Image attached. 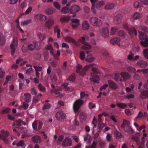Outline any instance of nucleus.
Listing matches in <instances>:
<instances>
[{
    "label": "nucleus",
    "instance_id": "nucleus-1",
    "mask_svg": "<svg viewBox=\"0 0 148 148\" xmlns=\"http://www.w3.org/2000/svg\"><path fill=\"white\" fill-rule=\"evenodd\" d=\"M95 65V64H91L89 65H86L84 68H82V66L78 64L76 66V71L81 75H84L85 74L86 71H87L90 67H92Z\"/></svg>",
    "mask_w": 148,
    "mask_h": 148
},
{
    "label": "nucleus",
    "instance_id": "nucleus-2",
    "mask_svg": "<svg viewBox=\"0 0 148 148\" xmlns=\"http://www.w3.org/2000/svg\"><path fill=\"white\" fill-rule=\"evenodd\" d=\"M130 122L126 120H124L121 128L127 133L132 134L134 133L133 130L130 126Z\"/></svg>",
    "mask_w": 148,
    "mask_h": 148
},
{
    "label": "nucleus",
    "instance_id": "nucleus-3",
    "mask_svg": "<svg viewBox=\"0 0 148 148\" xmlns=\"http://www.w3.org/2000/svg\"><path fill=\"white\" fill-rule=\"evenodd\" d=\"M92 72L91 73V75L92 77L90 78V80L91 82H93L94 83H98L99 77L96 74L99 73L100 71L96 68H92Z\"/></svg>",
    "mask_w": 148,
    "mask_h": 148
},
{
    "label": "nucleus",
    "instance_id": "nucleus-4",
    "mask_svg": "<svg viewBox=\"0 0 148 148\" xmlns=\"http://www.w3.org/2000/svg\"><path fill=\"white\" fill-rule=\"evenodd\" d=\"M139 37L140 40H142L140 42L142 45L145 47L148 46V38L145 34L141 32H139Z\"/></svg>",
    "mask_w": 148,
    "mask_h": 148
},
{
    "label": "nucleus",
    "instance_id": "nucleus-5",
    "mask_svg": "<svg viewBox=\"0 0 148 148\" xmlns=\"http://www.w3.org/2000/svg\"><path fill=\"white\" fill-rule=\"evenodd\" d=\"M1 134H0V138L6 144L9 143V139L8 137L9 135V132L7 131L2 130H1Z\"/></svg>",
    "mask_w": 148,
    "mask_h": 148
},
{
    "label": "nucleus",
    "instance_id": "nucleus-6",
    "mask_svg": "<svg viewBox=\"0 0 148 148\" xmlns=\"http://www.w3.org/2000/svg\"><path fill=\"white\" fill-rule=\"evenodd\" d=\"M87 35H85L84 37H82L78 40L79 41L84 45L82 46V48L84 50L90 49L91 48V46L88 43L85 42V38L87 37Z\"/></svg>",
    "mask_w": 148,
    "mask_h": 148
},
{
    "label": "nucleus",
    "instance_id": "nucleus-7",
    "mask_svg": "<svg viewBox=\"0 0 148 148\" xmlns=\"http://www.w3.org/2000/svg\"><path fill=\"white\" fill-rule=\"evenodd\" d=\"M90 23L94 26H100L102 25V22L98 18L95 17H92L90 20Z\"/></svg>",
    "mask_w": 148,
    "mask_h": 148
},
{
    "label": "nucleus",
    "instance_id": "nucleus-8",
    "mask_svg": "<svg viewBox=\"0 0 148 148\" xmlns=\"http://www.w3.org/2000/svg\"><path fill=\"white\" fill-rule=\"evenodd\" d=\"M123 26L124 28L128 30V33L131 36L134 34L135 36L137 35V32L136 29L134 27L129 28L127 24H124Z\"/></svg>",
    "mask_w": 148,
    "mask_h": 148
},
{
    "label": "nucleus",
    "instance_id": "nucleus-9",
    "mask_svg": "<svg viewBox=\"0 0 148 148\" xmlns=\"http://www.w3.org/2000/svg\"><path fill=\"white\" fill-rule=\"evenodd\" d=\"M51 86L53 88L50 91L51 93H55L56 95H58L60 97L62 96V94L59 92L61 89V87L58 86H55L53 84L51 85Z\"/></svg>",
    "mask_w": 148,
    "mask_h": 148
},
{
    "label": "nucleus",
    "instance_id": "nucleus-10",
    "mask_svg": "<svg viewBox=\"0 0 148 148\" xmlns=\"http://www.w3.org/2000/svg\"><path fill=\"white\" fill-rule=\"evenodd\" d=\"M84 103V101L81 99H79L75 101L73 105V109L74 111L77 112L81 105Z\"/></svg>",
    "mask_w": 148,
    "mask_h": 148
},
{
    "label": "nucleus",
    "instance_id": "nucleus-11",
    "mask_svg": "<svg viewBox=\"0 0 148 148\" xmlns=\"http://www.w3.org/2000/svg\"><path fill=\"white\" fill-rule=\"evenodd\" d=\"M18 45V41L16 38H14L13 42L10 45V48L11 50V55L13 56L15 53L16 48Z\"/></svg>",
    "mask_w": 148,
    "mask_h": 148
},
{
    "label": "nucleus",
    "instance_id": "nucleus-12",
    "mask_svg": "<svg viewBox=\"0 0 148 148\" xmlns=\"http://www.w3.org/2000/svg\"><path fill=\"white\" fill-rule=\"evenodd\" d=\"M42 123L41 121H34L32 125L33 129L35 130H38L42 128Z\"/></svg>",
    "mask_w": 148,
    "mask_h": 148
},
{
    "label": "nucleus",
    "instance_id": "nucleus-13",
    "mask_svg": "<svg viewBox=\"0 0 148 148\" xmlns=\"http://www.w3.org/2000/svg\"><path fill=\"white\" fill-rule=\"evenodd\" d=\"M64 39L65 41L68 43H72L76 46H77L78 45V42L71 37L69 36H66L64 38Z\"/></svg>",
    "mask_w": 148,
    "mask_h": 148
},
{
    "label": "nucleus",
    "instance_id": "nucleus-14",
    "mask_svg": "<svg viewBox=\"0 0 148 148\" xmlns=\"http://www.w3.org/2000/svg\"><path fill=\"white\" fill-rule=\"evenodd\" d=\"M56 117L57 120H61L65 118L66 116L63 112L59 111L56 113Z\"/></svg>",
    "mask_w": 148,
    "mask_h": 148
},
{
    "label": "nucleus",
    "instance_id": "nucleus-15",
    "mask_svg": "<svg viewBox=\"0 0 148 148\" xmlns=\"http://www.w3.org/2000/svg\"><path fill=\"white\" fill-rule=\"evenodd\" d=\"M72 144V141L71 139L69 137L66 138L63 141L62 145L64 147L70 146Z\"/></svg>",
    "mask_w": 148,
    "mask_h": 148
},
{
    "label": "nucleus",
    "instance_id": "nucleus-16",
    "mask_svg": "<svg viewBox=\"0 0 148 148\" xmlns=\"http://www.w3.org/2000/svg\"><path fill=\"white\" fill-rule=\"evenodd\" d=\"M136 65L141 68H144L147 67L148 65V63L146 61L143 60H141L138 61Z\"/></svg>",
    "mask_w": 148,
    "mask_h": 148
},
{
    "label": "nucleus",
    "instance_id": "nucleus-17",
    "mask_svg": "<svg viewBox=\"0 0 148 148\" xmlns=\"http://www.w3.org/2000/svg\"><path fill=\"white\" fill-rule=\"evenodd\" d=\"M34 18L38 21H45L46 20V17L45 15L39 14L35 16Z\"/></svg>",
    "mask_w": 148,
    "mask_h": 148
},
{
    "label": "nucleus",
    "instance_id": "nucleus-18",
    "mask_svg": "<svg viewBox=\"0 0 148 148\" xmlns=\"http://www.w3.org/2000/svg\"><path fill=\"white\" fill-rule=\"evenodd\" d=\"M54 20L51 18H49L45 23V25L48 29H50L53 25Z\"/></svg>",
    "mask_w": 148,
    "mask_h": 148
},
{
    "label": "nucleus",
    "instance_id": "nucleus-19",
    "mask_svg": "<svg viewBox=\"0 0 148 148\" xmlns=\"http://www.w3.org/2000/svg\"><path fill=\"white\" fill-rule=\"evenodd\" d=\"M142 16V14L141 13L136 12L133 14V17L130 18V20L132 22H134L135 20L139 19Z\"/></svg>",
    "mask_w": 148,
    "mask_h": 148
},
{
    "label": "nucleus",
    "instance_id": "nucleus-20",
    "mask_svg": "<svg viewBox=\"0 0 148 148\" xmlns=\"http://www.w3.org/2000/svg\"><path fill=\"white\" fill-rule=\"evenodd\" d=\"M103 56L107 61H110L111 59V57L109 55L107 51L103 50L101 51Z\"/></svg>",
    "mask_w": 148,
    "mask_h": 148
},
{
    "label": "nucleus",
    "instance_id": "nucleus-21",
    "mask_svg": "<svg viewBox=\"0 0 148 148\" xmlns=\"http://www.w3.org/2000/svg\"><path fill=\"white\" fill-rule=\"evenodd\" d=\"M101 34L103 37H106L109 35V30L107 28H103L100 31Z\"/></svg>",
    "mask_w": 148,
    "mask_h": 148
},
{
    "label": "nucleus",
    "instance_id": "nucleus-22",
    "mask_svg": "<svg viewBox=\"0 0 148 148\" xmlns=\"http://www.w3.org/2000/svg\"><path fill=\"white\" fill-rule=\"evenodd\" d=\"M121 75L123 81L129 79L131 77V75L130 74L125 72H121Z\"/></svg>",
    "mask_w": 148,
    "mask_h": 148
},
{
    "label": "nucleus",
    "instance_id": "nucleus-23",
    "mask_svg": "<svg viewBox=\"0 0 148 148\" xmlns=\"http://www.w3.org/2000/svg\"><path fill=\"white\" fill-rule=\"evenodd\" d=\"M80 10L79 7L77 5H74L71 7L70 10V13L75 14L78 12Z\"/></svg>",
    "mask_w": 148,
    "mask_h": 148
},
{
    "label": "nucleus",
    "instance_id": "nucleus-24",
    "mask_svg": "<svg viewBox=\"0 0 148 148\" xmlns=\"http://www.w3.org/2000/svg\"><path fill=\"white\" fill-rule=\"evenodd\" d=\"M90 51H87L86 52L87 54V57L86 58V60L89 62H92L94 60V58L92 55L90 54Z\"/></svg>",
    "mask_w": 148,
    "mask_h": 148
},
{
    "label": "nucleus",
    "instance_id": "nucleus-25",
    "mask_svg": "<svg viewBox=\"0 0 148 148\" xmlns=\"http://www.w3.org/2000/svg\"><path fill=\"white\" fill-rule=\"evenodd\" d=\"M23 69L25 70L27 69L26 73L27 74H30L33 70L31 65L28 64H26V67H23Z\"/></svg>",
    "mask_w": 148,
    "mask_h": 148
},
{
    "label": "nucleus",
    "instance_id": "nucleus-26",
    "mask_svg": "<svg viewBox=\"0 0 148 148\" xmlns=\"http://www.w3.org/2000/svg\"><path fill=\"white\" fill-rule=\"evenodd\" d=\"M108 83L109 87L112 88L116 89L118 87L116 84L112 80H108Z\"/></svg>",
    "mask_w": 148,
    "mask_h": 148
},
{
    "label": "nucleus",
    "instance_id": "nucleus-27",
    "mask_svg": "<svg viewBox=\"0 0 148 148\" xmlns=\"http://www.w3.org/2000/svg\"><path fill=\"white\" fill-rule=\"evenodd\" d=\"M122 15L121 14H118L114 18V21L115 23H119L121 21Z\"/></svg>",
    "mask_w": 148,
    "mask_h": 148
},
{
    "label": "nucleus",
    "instance_id": "nucleus-28",
    "mask_svg": "<svg viewBox=\"0 0 148 148\" xmlns=\"http://www.w3.org/2000/svg\"><path fill=\"white\" fill-rule=\"evenodd\" d=\"M32 141L35 143H40L41 141V138L38 136L36 135L33 136L32 139Z\"/></svg>",
    "mask_w": 148,
    "mask_h": 148
},
{
    "label": "nucleus",
    "instance_id": "nucleus-29",
    "mask_svg": "<svg viewBox=\"0 0 148 148\" xmlns=\"http://www.w3.org/2000/svg\"><path fill=\"white\" fill-rule=\"evenodd\" d=\"M115 78L114 79L116 81H122V78L121 75V73H116L114 75Z\"/></svg>",
    "mask_w": 148,
    "mask_h": 148
},
{
    "label": "nucleus",
    "instance_id": "nucleus-30",
    "mask_svg": "<svg viewBox=\"0 0 148 148\" xmlns=\"http://www.w3.org/2000/svg\"><path fill=\"white\" fill-rule=\"evenodd\" d=\"M70 16H62L60 18V21L62 23H67L69 20Z\"/></svg>",
    "mask_w": 148,
    "mask_h": 148
},
{
    "label": "nucleus",
    "instance_id": "nucleus-31",
    "mask_svg": "<svg viewBox=\"0 0 148 148\" xmlns=\"http://www.w3.org/2000/svg\"><path fill=\"white\" fill-rule=\"evenodd\" d=\"M140 97L142 99H144L148 97V91L145 90L141 92Z\"/></svg>",
    "mask_w": 148,
    "mask_h": 148
},
{
    "label": "nucleus",
    "instance_id": "nucleus-32",
    "mask_svg": "<svg viewBox=\"0 0 148 148\" xmlns=\"http://www.w3.org/2000/svg\"><path fill=\"white\" fill-rule=\"evenodd\" d=\"M120 39L118 37H115L112 39L110 41V43L113 45H115L119 42Z\"/></svg>",
    "mask_w": 148,
    "mask_h": 148
},
{
    "label": "nucleus",
    "instance_id": "nucleus-33",
    "mask_svg": "<svg viewBox=\"0 0 148 148\" xmlns=\"http://www.w3.org/2000/svg\"><path fill=\"white\" fill-rule=\"evenodd\" d=\"M55 11L56 10L54 8H48L45 10V12L49 15L54 14Z\"/></svg>",
    "mask_w": 148,
    "mask_h": 148
},
{
    "label": "nucleus",
    "instance_id": "nucleus-34",
    "mask_svg": "<svg viewBox=\"0 0 148 148\" xmlns=\"http://www.w3.org/2000/svg\"><path fill=\"white\" fill-rule=\"evenodd\" d=\"M82 27L83 29L84 30H87L89 28V25L87 21H85L82 23Z\"/></svg>",
    "mask_w": 148,
    "mask_h": 148
},
{
    "label": "nucleus",
    "instance_id": "nucleus-35",
    "mask_svg": "<svg viewBox=\"0 0 148 148\" xmlns=\"http://www.w3.org/2000/svg\"><path fill=\"white\" fill-rule=\"evenodd\" d=\"M16 145L17 147H21L23 148H25L26 146V145L24 141L23 140L19 141L18 143L16 144Z\"/></svg>",
    "mask_w": 148,
    "mask_h": 148
},
{
    "label": "nucleus",
    "instance_id": "nucleus-36",
    "mask_svg": "<svg viewBox=\"0 0 148 148\" xmlns=\"http://www.w3.org/2000/svg\"><path fill=\"white\" fill-rule=\"evenodd\" d=\"M49 102V101L48 100H46L45 101V103L44 104V106L42 108V109L43 110H44L46 109H48L51 107V104L48 103Z\"/></svg>",
    "mask_w": 148,
    "mask_h": 148
},
{
    "label": "nucleus",
    "instance_id": "nucleus-37",
    "mask_svg": "<svg viewBox=\"0 0 148 148\" xmlns=\"http://www.w3.org/2000/svg\"><path fill=\"white\" fill-rule=\"evenodd\" d=\"M25 96V101L26 102L28 103L31 100V98L30 95L29 93H25L24 94Z\"/></svg>",
    "mask_w": 148,
    "mask_h": 148
},
{
    "label": "nucleus",
    "instance_id": "nucleus-38",
    "mask_svg": "<svg viewBox=\"0 0 148 148\" xmlns=\"http://www.w3.org/2000/svg\"><path fill=\"white\" fill-rule=\"evenodd\" d=\"M60 29L59 28L58 26L56 25L54 27V32L56 33H57V37L59 38L60 35Z\"/></svg>",
    "mask_w": 148,
    "mask_h": 148
},
{
    "label": "nucleus",
    "instance_id": "nucleus-39",
    "mask_svg": "<svg viewBox=\"0 0 148 148\" xmlns=\"http://www.w3.org/2000/svg\"><path fill=\"white\" fill-rule=\"evenodd\" d=\"M34 45H35V48L37 50L40 49L42 47V45L41 42H34Z\"/></svg>",
    "mask_w": 148,
    "mask_h": 148
},
{
    "label": "nucleus",
    "instance_id": "nucleus-40",
    "mask_svg": "<svg viewBox=\"0 0 148 148\" xmlns=\"http://www.w3.org/2000/svg\"><path fill=\"white\" fill-rule=\"evenodd\" d=\"M114 6V5L113 3H109L106 5L105 6L106 10H111L113 9Z\"/></svg>",
    "mask_w": 148,
    "mask_h": 148
},
{
    "label": "nucleus",
    "instance_id": "nucleus-41",
    "mask_svg": "<svg viewBox=\"0 0 148 148\" xmlns=\"http://www.w3.org/2000/svg\"><path fill=\"white\" fill-rule=\"evenodd\" d=\"M89 96L88 94L85 93L84 91L81 92L80 93V97L81 99H87Z\"/></svg>",
    "mask_w": 148,
    "mask_h": 148
},
{
    "label": "nucleus",
    "instance_id": "nucleus-42",
    "mask_svg": "<svg viewBox=\"0 0 148 148\" xmlns=\"http://www.w3.org/2000/svg\"><path fill=\"white\" fill-rule=\"evenodd\" d=\"M70 12L69 9L67 7H65L63 8L61 10V12L63 14H66Z\"/></svg>",
    "mask_w": 148,
    "mask_h": 148
},
{
    "label": "nucleus",
    "instance_id": "nucleus-43",
    "mask_svg": "<svg viewBox=\"0 0 148 148\" xmlns=\"http://www.w3.org/2000/svg\"><path fill=\"white\" fill-rule=\"evenodd\" d=\"M15 122V123L16 124V125L18 126L21 125L22 124L24 125L25 124V122L21 121L20 119L16 120Z\"/></svg>",
    "mask_w": 148,
    "mask_h": 148
},
{
    "label": "nucleus",
    "instance_id": "nucleus-44",
    "mask_svg": "<svg viewBox=\"0 0 148 148\" xmlns=\"http://www.w3.org/2000/svg\"><path fill=\"white\" fill-rule=\"evenodd\" d=\"M5 38L3 35L0 34V45H2L5 42Z\"/></svg>",
    "mask_w": 148,
    "mask_h": 148
},
{
    "label": "nucleus",
    "instance_id": "nucleus-45",
    "mask_svg": "<svg viewBox=\"0 0 148 148\" xmlns=\"http://www.w3.org/2000/svg\"><path fill=\"white\" fill-rule=\"evenodd\" d=\"M37 35L41 40H44L46 38V36L45 34L39 33Z\"/></svg>",
    "mask_w": 148,
    "mask_h": 148
},
{
    "label": "nucleus",
    "instance_id": "nucleus-46",
    "mask_svg": "<svg viewBox=\"0 0 148 148\" xmlns=\"http://www.w3.org/2000/svg\"><path fill=\"white\" fill-rule=\"evenodd\" d=\"M145 141L141 140L139 143H137V144L138 145V148H145Z\"/></svg>",
    "mask_w": 148,
    "mask_h": 148
},
{
    "label": "nucleus",
    "instance_id": "nucleus-47",
    "mask_svg": "<svg viewBox=\"0 0 148 148\" xmlns=\"http://www.w3.org/2000/svg\"><path fill=\"white\" fill-rule=\"evenodd\" d=\"M117 106L119 108L122 109H124L127 107V105L124 103H116Z\"/></svg>",
    "mask_w": 148,
    "mask_h": 148
},
{
    "label": "nucleus",
    "instance_id": "nucleus-48",
    "mask_svg": "<svg viewBox=\"0 0 148 148\" xmlns=\"http://www.w3.org/2000/svg\"><path fill=\"white\" fill-rule=\"evenodd\" d=\"M27 47L28 50L30 51H33L35 48V45L34 42L32 44H29L27 45Z\"/></svg>",
    "mask_w": 148,
    "mask_h": 148
},
{
    "label": "nucleus",
    "instance_id": "nucleus-49",
    "mask_svg": "<svg viewBox=\"0 0 148 148\" xmlns=\"http://www.w3.org/2000/svg\"><path fill=\"white\" fill-rule=\"evenodd\" d=\"M104 1H101L97 2L96 5V7L97 8H99L102 7L104 4Z\"/></svg>",
    "mask_w": 148,
    "mask_h": 148
},
{
    "label": "nucleus",
    "instance_id": "nucleus-50",
    "mask_svg": "<svg viewBox=\"0 0 148 148\" xmlns=\"http://www.w3.org/2000/svg\"><path fill=\"white\" fill-rule=\"evenodd\" d=\"M53 5L58 10H60L61 5L58 2H54L53 3Z\"/></svg>",
    "mask_w": 148,
    "mask_h": 148
},
{
    "label": "nucleus",
    "instance_id": "nucleus-51",
    "mask_svg": "<svg viewBox=\"0 0 148 148\" xmlns=\"http://www.w3.org/2000/svg\"><path fill=\"white\" fill-rule=\"evenodd\" d=\"M114 134L116 137L117 138H121L123 136L121 133L117 130L115 131Z\"/></svg>",
    "mask_w": 148,
    "mask_h": 148
},
{
    "label": "nucleus",
    "instance_id": "nucleus-52",
    "mask_svg": "<svg viewBox=\"0 0 148 148\" xmlns=\"http://www.w3.org/2000/svg\"><path fill=\"white\" fill-rule=\"evenodd\" d=\"M38 88L41 92H45L46 91V89L45 87L42 85L41 83L39 84L38 86Z\"/></svg>",
    "mask_w": 148,
    "mask_h": 148
},
{
    "label": "nucleus",
    "instance_id": "nucleus-53",
    "mask_svg": "<svg viewBox=\"0 0 148 148\" xmlns=\"http://www.w3.org/2000/svg\"><path fill=\"white\" fill-rule=\"evenodd\" d=\"M68 83H66L64 84H62V87L65 89V90L66 91H70L71 90L70 89L69 87H68Z\"/></svg>",
    "mask_w": 148,
    "mask_h": 148
},
{
    "label": "nucleus",
    "instance_id": "nucleus-54",
    "mask_svg": "<svg viewBox=\"0 0 148 148\" xmlns=\"http://www.w3.org/2000/svg\"><path fill=\"white\" fill-rule=\"evenodd\" d=\"M43 55L44 58V60L47 61L49 58L48 51H45L43 53Z\"/></svg>",
    "mask_w": 148,
    "mask_h": 148
},
{
    "label": "nucleus",
    "instance_id": "nucleus-55",
    "mask_svg": "<svg viewBox=\"0 0 148 148\" xmlns=\"http://www.w3.org/2000/svg\"><path fill=\"white\" fill-rule=\"evenodd\" d=\"M139 29L145 32L148 33V28L145 26H141L139 27Z\"/></svg>",
    "mask_w": 148,
    "mask_h": 148
},
{
    "label": "nucleus",
    "instance_id": "nucleus-56",
    "mask_svg": "<svg viewBox=\"0 0 148 148\" xmlns=\"http://www.w3.org/2000/svg\"><path fill=\"white\" fill-rule=\"evenodd\" d=\"M86 118L85 114L83 112H81L79 114V119L81 121L84 120Z\"/></svg>",
    "mask_w": 148,
    "mask_h": 148
},
{
    "label": "nucleus",
    "instance_id": "nucleus-57",
    "mask_svg": "<svg viewBox=\"0 0 148 148\" xmlns=\"http://www.w3.org/2000/svg\"><path fill=\"white\" fill-rule=\"evenodd\" d=\"M118 28L116 27H112L111 28V34L112 35H114L118 31Z\"/></svg>",
    "mask_w": 148,
    "mask_h": 148
},
{
    "label": "nucleus",
    "instance_id": "nucleus-58",
    "mask_svg": "<svg viewBox=\"0 0 148 148\" xmlns=\"http://www.w3.org/2000/svg\"><path fill=\"white\" fill-rule=\"evenodd\" d=\"M127 69V71L131 73H134L135 71V68L132 66H128Z\"/></svg>",
    "mask_w": 148,
    "mask_h": 148
},
{
    "label": "nucleus",
    "instance_id": "nucleus-59",
    "mask_svg": "<svg viewBox=\"0 0 148 148\" xmlns=\"http://www.w3.org/2000/svg\"><path fill=\"white\" fill-rule=\"evenodd\" d=\"M71 22L73 24L79 25V20L77 19L73 18L71 20Z\"/></svg>",
    "mask_w": 148,
    "mask_h": 148
},
{
    "label": "nucleus",
    "instance_id": "nucleus-60",
    "mask_svg": "<svg viewBox=\"0 0 148 148\" xmlns=\"http://www.w3.org/2000/svg\"><path fill=\"white\" fill-rule=\"evenodd\" d=\"M10 110V109L9 108H6L2 110L1 113L3 114H6L9 113Z\"/></svg>",
    "mask_w": 148,
    "mask_h": 148
},
{
    "label": "nucleus",
    "instance_id": "nucleus-61",
    "mask_svg": "<svg viewBox=\"0 0 148 148\" xmlns=\"http://www.w3.org/2000/svg\"><path fill=\"white\" fill-rule=\"evenodd\" d=\"M134 7L135 8H138L141 7L142 4H140L138 2H135L134 4Z\"/></svg>",
    "mask_w": 148,
    "mask_h": 148
},
{
    "label": "nucleus",
    "instance_id": "nucleus-62",
    "mask_svg": "<svg viewBox=\"0 0 148 148\" xmlns=\"http://www.w3.org/2000/svg\"><path fill=\"white\" fill-rule=\"evenodd\" d=\"M132 138L133 140L136 141L137 144V143H139L141 141L139 140V138L137 136H132Z\"/></svg>",
    "mask_w": 148,
    "mask_h": 148
},
{
    "label": "nucleus",
    "instance_id": "nucleus-63",
    "mask_svg": "<svg viewBox=\"0 0 148 148\" xmlns=\"http://www.w3.org/2000/svg\"><path fill=\"white\" fill-rule=\"evenodd\" d=\"M125 33L123 30H120L117 33V35L118 36H125Z\"/></svg>",
    "mask_w": 148,
    "mask_h": 148
},
{
    "label": "nucleus",
    "instance_id": "nucleus-64",
    "mask_svg": "<svg viewBox=\"0 0 148 148\" xmlns=\"http://www.w3.org/2000/svg\"><path fill=\"white\" fill-rule=\"evenodd\" d=\"M143 54L145 57L148 59V49H146L143 50Z\"/></svg>",
    "mask_w": 148,
    "mask_h": 148
}]
</instances>
